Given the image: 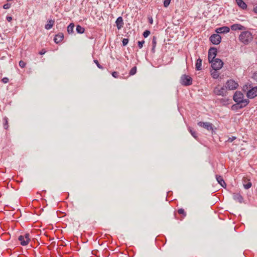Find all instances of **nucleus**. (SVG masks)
Returning a JSON list of instances; mask_svg holds the SVG:
<instances>
[{
  "mask_svg": "<svg viewBox=\"0 0 257 257\" xmlns=\"http://www.w3.org/2000/svg\"><path fill=\"white\" fill-rule=\"evenodd\" d=\"M252 184L251 182H246L245 180H243V187L245 189H248L251 187Z\"/></svg>",
  "mask_w": 257,
  "mask_h": 257,
  "instance_id": "23",
  "label": "nucleus"
},
{
  "mask_svg": "<svg viewBox=\"0 0 257 257\" xmlns=\"http://www.w3.org/2000/svg\"><path fill=\"white\" fill-rule=\"evenodd\" d=\"M75 25L73 23H70L67 27V32L69 34H71L74 32V28Z\"/></svg>",
  "mask_w": 257,
  "mask_h": 257,
  "instance_id": "21",
  "label": "nucleus"
},
{
  "mask_svg": "<svg viewBox=\"0 0 257 257\" xmlns=\"http://www.w3.org/2000/svg\"><path fill=\"white\" fill-rule=\"evenodd\" d=\"M157 45V38L155 36H154L152 39V51L154 53L155 49Z\"/></svg>",
  "mask_w": 257,
  "mask_h": 257,
  "instance_id": "22",
  "label": "nucleus"
},
{
  "mask_svg": "<svg viewBox=\"0 0 257 257\" xmlns=\"http://www.w3.org/2000/svg\"><path fill=\"white\" fill-rule=\"evenodd\" d=\"M150 34V32L149 30H146L143 33V36L147 38Z\"/></svg>",
  "mask_w": 257,
  "mask_h": 257,
  "instance_id": "32",
  "label": "nucleus"
},
{
  "mask_svg": "<svg viewBox=\"0 0 257 257\" xmlns=\"http://www.w3.org/2000/svg\"><path fill=\"white\" fill-rule=\"evenodd\" d=\"M76 31L79 34H83L85 31V29L81 26L77 25L76 27Z\"/></svg>",
  "mask_w": 257,
  "mask_h": 257,
  "instance_id": "25",
  "label": "nucleus"
},
{
  "mask_svg": "<svg viewBox=\"0 0 257 257\" xmlns=\"http://www.w3.org/2000/svg\"><path fill=\"white\" fill-rule=\"evenodd\" d=\"M226 86L225 87L229 90H233L236 89L238 86V84L233 80L230 79L228 80L226 83Z\"/></svg>",
  "mask_w": 257,
  "mask_h": 257,
  "instance_id": "9",
  "label": "nucleus"
},
{
  "mask_svg": "<svg viewBox=\"0 0 257 257\" xmlns=\"http://www.w3.org/2000/svg\"><path fill=\"white\" fill-rule=\"evenodd\" d=\"M197 124L200 126L204 127L207 131H212L213 130V125L211 123L208 122H202L199 121L197 123Z\"/></svg>",
  "mask_w": 257,
  "mask_h": 257,
  "instance_id": "8",
  "label": "nucleus"
},
{
  "mask_svg": "<svg viewBox=\"0 0 257 257\" xmlns=\"http://www.w3.org/2000/svg\"><path fill=\"white\" fill-rule=\"evenodd\" d=\"M216 179L218 183L222 187L225 188L226 187V183H225L222 177L219 175H216Z\"/></svg>",
  "mask_w": 257,
  "mask_h": 257,
  "instance_id": "17",
  "label": "nucleus"
},
{
  "mask_svg": "<svg viewBox=\"0 0 257 257\" xmlns=\"http://www.w3.org/2000/svg\"><path fill=\"white\" fill-rule=\"evenodd\" d=\"M236 139V137H234V136H232L231 137H230L228 139L227 142H228V143H231L234 140H235Z\"/></svg>",
  "mask_w": 257,
  "mask_h": 257,
  "instance_id": "34",
  "label": "nucleus"
},
{
  "mask_svg": "<svg viewBox=\"0 0 257 257\" xmlns=\"http://www.w3.org/2000/svg\"><path fill=\"white\" fill-rule=\"evenodd\" d=\"M4 119L5 121V123L4 124V127H5V129H7L8 128V125H7L8 120H7V118L5 117V118H4Z\"/></svg>",
  "mask_w": 257,
  "mask_h": 257,
  "instance_id": "38",
  "label": "nucleus"
},
{
  "mask_svg": "<svg viewBox=\"0 0 257 257\" xmlns=\"http://www.w3.org/2000/svg\"><path fill=\"white\" fill-rule=\"evenodd\" d=\"M54 24V21L53 20H49L48 22V23L45 25V29L47 30H50L52 28Z\"/></svg>",
  "mask_w": 257,
  "mask_h": 257,
  "instance_id": "20",
  "label": "nucleus"
},
{
  "mask_svg": "<svg viewBox=\"0 0 257 257\" xmlns=\"http://www.w3.org/2000/svg\"><path fill=\"white\" fill-rule=\"evenodd\" d=\"M136 72H137V67L136 66H135L131 69L129 74L130 75H134L136 73Z\"/></svg>",
  "mask_w": 257,
  "mask_h": 257,
  "instance_id": "27",
  "label": "nucleus"
},
{
  "mask_svg": "<svg viewBox=\"0 0 257 257\" xmlns=\"http://www.w3.org/2000/svg\"><path fill=\"white\" fill-rule=\"evenodd\" d=\"M112 76L115 78H118V73L116 71H114L112 73Z\"/></svg>",
  "mask_w": 257,
  "mask_h": 257,
  "instance_id": "37",
  "label": "nucleus"
},
{
  "mask_svg": "<svg viewBox=\"0 0 257 257\" xmlns=\"http://www.w3.org/2000/svg\"><path fill=\"white\" fill-rule=\"evenodd\" d=\"M23 237H24L25 239H30L29 233H26L24 235H23Z\"/></svg>",
  "mask_w": 257,
  "mask_h": 257,
  "instance_id": "41",
  "label": "nucleus"
},
{
  "mask_svg": "<svg viewBox=\"0 0 257 257\" xmlns=\"http://www.w3.org/2000/svg\"><path fill=\"white\" fill-rule=\"evenodd\" d=\"M18 239L20 241L21 244L23 246L27 245L30 241V239H25L23 235L19 236Z\"/></svg>",
  "mask_w": 257,
  "mask_h": 257,
  "instance_id": "15",
  "label": "nucleus"
},
{
  "mask_svg": "<svg viewBox=\"0 0 257 257\" xmlns=\"http://www.w3.org/2000/svg\"><path fill=\"white\" fill-rule=\"evenodd\" d=\"M19 66L20 67H21V68H24L26 66V63L24 62L22 60H21L20 62H19Z\"/></svg>",
  "mask_w": 257,
  "mask_h": 257,
  "instance_id": "33",
  "label": "nucleus"
},
{
  "mask_svg": "<svg viewBox=\"0 0 257 257\" xmlns=\"http://www.w3.org/2000/svg\"><path fill=\"white\" fill-rule=\"evenodd\" d=\"M257 96V86L252 88L247 92V96L249 98H253Z\"/></svg>",
  "mask_w": 257,
  "mask_h": 257,
  "instance_id": "10",
  "label": "nucleus"
},
{
  "mask_svg": "<svg viewBox=\"0 0 257 257\" xmlns=\"http://www.w3.org/2000/svg\"><path fill=\"white\" fill-rule=\"evenodd\" d=\"M211 63V66L213 70H219L220 69L223 65V63L221 60L218 58L215 59L211 62H209Z\"/></svg>",
  "mask_w": 257,
  "mask_h": 257,
  "instance_id": "4",
  "label": "nucleus"
},
{
  "mask_svg": "<svg viewBox=\"0 0 257 257\" xmlns=\"http://www.w3.org/2000/svg\"><path fill=\"white\" fill-rule=\"evenodd\" d=\"M46 53V51H45L44 49L41 50L40 52H39L40 55H43Z\"/></svg>",
  "mask_w": 257,
  "mask_h": 257,
  "instance_id": "43",
  "label": "nucleus"
},
{
  "mask_svg": "<svg viewBox=\"0 0 257 257\" xmlns=\"http://www.w3.org/2000/svg\"><path fill=\"white\" fill-rule=\"evenodd\" d=\"M202 60L198 58L195 63V68L196 70H200L201 69Z\"/></svg>",
  "mask_w": 257,
  "mask_h": 257,
  "instance_id": "19",
  "label": "nucleus"
},
{
  "mask_svg": "<svg viewBox=\"0 0 257 257\" xmlns=\"http://www.w3.org/2000/svg\"><path fill=\"white\" fill-rule=\"evenodd\" d=\"M9 81V79L7 77H4L2 79V82L4 83H7Z\"/></svg>",
  "mask_w": 257,
  "mask_h": 257,
  "instance_id": "39",
  "label": "nucleus"
},
{
  "mask_svg": "<svg viewBox=\"0 0 257 257\" xmlns=\"http://www.w3.org/2000/svg\"><path fill=\"white\" fill-rule=\"evenodd\" d=\"M94 62L97 65L98 68H99L100 69H103V67L99 63V62H98V61L97 60H94Z\"/></svg>",
  "mask_w": 257,
  "mask_h": 257,
  "instance_id": "29",
  "label": "nucleus"
},
{
  "mask_svg": "<svg viewBox=\"0 0 257 257\" xmlns=\"http://www.w3.org/2000/svg\"><path fill=\"white\" fill-rule=\"evenodd\" d=\"M189 132L191 133V135L196 139L197 138V134L195 131H193L191 127H189L188 128Z\"/></svg>",
  "mask_w": 257,
  "mask_h": 257,
  "instance_id": "26",
  "label": "nucleus"
},
{
  "mask_svg": "<svg viewBox=\"0 0 257 257\" xmlns=\"http://www.w3.org/2000/svg\"><path fill=\"white\" fill-rule=\"evenodd\" d=\"M128 42V39L126 38L123 39L122 41V45L123 46H126Z\"/></svg>",
  "mask_w": 257,
  "mask_h": 257,
  "instance_id": "31",
  "label": "nucleus"
},
{
  "mask_svg": "<svg viewBox=\"0 0 257 257\" xmlns=\"http://www.w3.org/2000/svg\"><path fill=\"white\" fill-rule=\"evenodd\" d=\"M252 78L257 81V72H254L253 74Z\"/></svg>",
  "mask_w": 257,
  "mask_h": 257,
  "instance_id": "40",
  "label": "nucleus"
},
{
  "mask_svg": "<svg viewBox=\"0 0 257 257\" xmlns=\"http://www.w3.org/2000/svg\"><path fill=\"white\" fill-rule=\"evenodd\" d=\"M253 36L249 31H243L241 33L239 36V40L245 45L249 44L252 41Z\"/></svg>",
  "mask_w": 257,
  "mask_h": 257,
  "instance_id": "2",
  "label": "nucleus"
},
{
  "mask_svg": "<svg viewBox=\"0 0 257 257\" xmlns=\"http://www.w3.org/2000/svg\"><path fill=\"white\" fill-rule=\"evenodd\" d=\"M180 83L184 86H189L192 83V79L189 75L184 74L181 77Z\"/></svg>",
  "mask_w": 257,
  "mask_h": 257,
  "instance_id": "3",
  "label": "nucleus"
},
{
  "mask_svg": "<svg viewBox=\"0 0 257 257\" xmlns=\"http://www.w3.org/2000/svg\"><path fill=\"white\" fill-rule=\"evenodd\" d=\"M210 41L214 45L219 44L221 40V38L218 34L212 35L210 38Z\"/></svg>",
  "mask_w": 257,
  "mask_h": 257,
  "instance_id": "6",
  "label": "nucleus"
},
{
  "mask_svg": "<svg viewBox=\"0 0 257 257\" xmlns=\"http://www.w3.org/2000/svg\"><path fill=\"white\" fill-rule=\"evenodd\" d=\"M253 11L255 13L257 14V5L253 8Z\"/></svg>",
  "mask_w": 257,
  "mask_h": 257,
  "instance_id": "44",
  "label": "nucleus"
},
{
  "mask_svg": "<svg viewBox=\"0 0 257 257\" xmlns=\"http://www.w3.org/2000/svg\"><path fill=\"white\" fill-rule=\"evenodd\" d=\"M149 21H150V23L151 24H152V23H153V21L152 18H151V19H150V20H149Z\"/></svg>",
  "mask_w": 257,
  "mask_h": 257,
  "instance_id": "45",
  "label": "nucleus"
},
{
  "mask_svg": "<svg viewBox=\"0 0 257 257\" xmlns=\"http://www.w3.org/2000/svg\"><path fill=\"white\" fill-rule=\"evenodd\" d=\"M238 6L243 10L247 8V5L242 0H235Z\"/></svg>",
  "mask_w": 257,
  "mask_h": 257,
  "instance_id": "18",
  "label": "nucleus"
},
{
  "mask_svg": "<svg viewBox=\"0 0 257 257\" xmlns=\"http://www.w3.org/2000/svg\"><path fill=\"white\" fill-rule=\"evenodd\" d=\"M171 0H165L164 1V6L167 8L170 4Z\"/></svg>",
  "mask_w": 257,
  "mask_h": 257,
  "instance_id": "30",
  "label": "nucleus"
},
{
  "mask_svg": "<svg viewBox=\"0 0 257 257\" xmlns=\"http://www.w3.org/2000/svg\"><path fill=\"white\" fill-rule=\"evenodd\" d=\"M6 19L9 22H10L12 20V17L11 16H7Z\"/></svg>",
  "mask_w": 257,
  "mask_h": 257,
  "instance_id": "42",
  "label": "nucleus"
},
{
  "mask_svg": "<svg viewBox=\"0 0 257 257\" xmlns=\"http://www.w3.org/2000/svg\"><path fill=\"white\" fill-rule=\"evenodd\" d=\"M115 23L118 30L121 29L124 24L122 18L121 17H118L115 21Z\"/></svg>",
  "mask_w": 257,
  "mask_h": 257,
  "instance_id": "12",
  "label": "nucleus"
},
{
  "mask_svg": "<svg viewBox=\"0 0 257 257\" xmlns=\"http://www.w3.org/2000/svg\"><path fill=\"white\" fill-rule=\"evenodd\" d=\"M217 49L214 47H211L209 49L208 54V59L209 62L214 60L217 54Z\"/></svg>",
  "mask_w": 257,
  "mask_h": 257,
  "instance_id": "5",
  "label": "nucleus"
},
{
  "mask_svg": "<svg viewBox=\"0 0 257 257\" xmlns=\"http://www.w3.org/2000/svg\"><path fill=\"white\" fill-rule=\"evenodd\" d=\"M214 92L215 94L218 95L224 96L226 92V88L225 87H216L214 89Z\"/></svg>",
  "mask_w": 257,
  "mask_h": 257,
  "instance_id": "7",
  "label": "nucleus"
},
{
  "mask_svg": "<svg viewBox=\"0 0 257 257\" xmlns=\"http://www.w3.org/2000/svg\"><path fill=\"white\" fill-rule=\"evenodd\" d=\"M217 70H213V71H211V76L214 78V79H217L219 77V73L217 71Z\"/></svg>",
  "mask_w": 257,
  "mask_h": 257,
  "instance_id": "24",
  "label": "nucleus"
},
{
  "mask_svg": "<svg viewBox=\"0 0 257 257\" xmlns=\"http://www.w3.org/2000/svg\"><path fill=\"white\" fill-rule=\"evenodd\" d=\"M11 5L10 4L7 3L3 6V8L4 9H9L11 7Z\"/></svg>",
  "mask_w": 257,
  "mask_h": 257,
  "instance_id": "36",
  "label": "nucleus"
},
{
  "mask_svg": "<svg viewBox=\"0 0 257 257\" xmlns=\"http://www.w3.org/2000/svg\"><path fill=\"white\" fill-rule=\"evenodd\" d=\"M63 38L64 35L63 33H60L55 36L54 40L56 43L58 44L61 42L63 40Z\"/></svg>",
  "mask_w": 257,
  "mask_h": 257,
  "instance_id": "16",
  "label": "nucleus"
},
{
  "mask_svg": "<svg viewBox=\"0 0 257 257\" xmlns=\"http://www.w3.org/2000/svg\"><path fill=\"white\" fill-rule=\"evenodd\" d=\"M178 212L180 214H182L184 216H186V213L185 212L183 208H180L178 209Z\"/></svg>",
  "mask_w": 257,
  "mask_h": 257,
  "instance_id": "28",
  "label": "nucleus"
},
{
  "mask_svg": "<svg viewBox=\"0 0 257 257\" xmlns=\"http://www.w3.org/2000/svg\"><path fill=\"white\" fill-rule=\"evenodd\" d=\"M145 43V41H139L138 44V47H139L140 49H141L143 46V44H144Z\"/></svg>",
  "mask_w": 257,
  "mask_h": 257,
  "instance_id": "35",
  "label": "nucleus"
},
{
  "mask_svg": "<svg viewBox=\"0 0 257 257\" xmlns=\"http://www.w3.org/2000/svg\"><path fill=\"white\" fill-rule=\"evenodd\" d=\"M233 198L235 201L240 203H241L243 200L242 196L238 193H234L233 194Z\"/></svg>",
  "mask_w": 257,
  "mask_h": 257,
  "instance_id": "14",
  "label": "nucleus"
},
{
  "mask_svg": "<svg viewBox=\"0 0 257 257\" xmlns=\"http://www.w3.org/2000/svg\"><path fill=\"white\" fill-rule=\"evenodd\" d=\"M233 100L236 102V106L238 108H242L246 106L249 103L248 99H243V94L240 91H237L234 93Z\"/></svg>",
  "mask_w": 257,
  "mask_h": 257,
  "instance_id": "1",
  "label": "nucleus"
},
{
  "mask_svg": "<svg viewBox=\"0 0 257 257\" xmlns=\"http://www.w3.org/2000/svg\"><path fill=\"white\" fill-rule=\"evenodd\" d=\"M230 31L229 27L224 26L216 29V32L218 34H224L228 33Z\"/></svg>",
  "mask_w": 257,
  "mask_h": 257,
  "instance_id": "11",
  "label": "nucleus"
},
{
  "mask_svg": "<svg viewBox=\"0 0 257 257\" xmlns=\"http://www.w3.org/2000/svg\"><path fill=\"white\" fill-rule=\"evenodd\" d=\"M231 29L233 31L243 30L245 27L240 24H235L231 26Z\"/></svg>",
  "mask_w": 257,
  "mask_h": 257,
  "instance_id": "13",
  "label": "nucleus"
}]
</instances>
